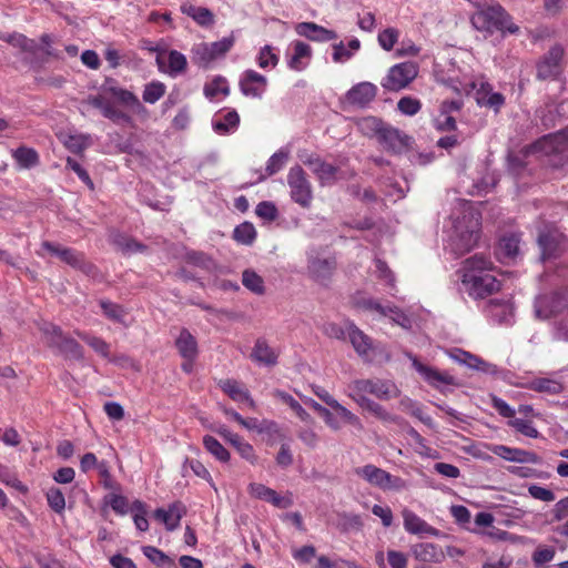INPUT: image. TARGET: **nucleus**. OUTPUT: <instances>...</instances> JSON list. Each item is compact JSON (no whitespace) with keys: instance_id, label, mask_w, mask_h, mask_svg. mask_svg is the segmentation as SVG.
I'll return each mask as SVG.
<instances>
[{"instance_id":"obj_42","label":"nucleus","mask_w":568,"mask_h":568,"mask_svg":"<svg viewBox=\"0 0 568 568\" xmlns=\"http://www.w3.org/2000/svg\"><path fill=\"white\" fill-rule=\"evenodd\" d=\"M104 92H110V97L114 98L122 104L130 108L143 109L139 99L130 91L119 88L116 85H104Z\"/></svg>"},{"instance_id":"obj_29","label":"nucleus","mask_w":568,"mask_h":568,"mask_svg":"<svg viewBox=\"0 0 568 568\" xmlns=\"http://www.w3.org/2000/svg\"><path fill=\"white\" fill-rule=\"evenodd\" d=\"M168 65L164 63V57L162 53L158 54L156 63L160 71L168 73L171 77H176L185 71L187 61L183 53L171 50L166 55Z\"/></svg>"},{"instance_id":"obj_54","label":"nucleus","mask_w":568,"mask_h":568,"mask_svg":"<svg viewBox=\"0 0 568 568\" xmlns=\"http://www.w3.org/2000/svg\"><path fill=\"white\" fill-rule=\"evenodd\" d=\"M183 11L201 26H210L214 21L212 12L203 7L190 6L184 8Z\"/></svg>"},{"instance_id":"obj_31","label":"nucleus","mask_w":568,"mask_h":568,"mask_svg":"<svg viewBox=\"0 0 568 568\" xmlns=\"http://www.w3.org/2000/svg\"><path fill=\"white\" fill-rule=\"evenodd\" d=\"M240 124V116L235 110L220 111L212 118V128L217 134L233 133Z\"/></svg>"},{"instance_id":"obj_11","label":"nucleus","mask_w":568,"mask_h":568,"mask_svg":"<svg viewBox=\"0 0 568 568\" xmlns=\"http://www.w3.org/2000/svg\"><path fill=\"white\" fill-rule=\"evenodd\" d=\"M355 304L359 308H363L364 311L369 312L372 315L376 316L377 318H388L394 324H396L405 329H409L412 327L410 318L407 315H405L396 306H392L388 304L383 305L374 298L364 297V296L356 297Z\"/></svg>"},{"instance_id":"obj_5","label":"nucleus","mask_w":568,"mask_h":568,"mask_svg":"<svg viewBox=\"0 0 568 568\" xmlns=\"http://www.w3.org/2000/svg\"><path fill=\"white\" fill-rule=\"evenodd\" d=\"M471 24L481 32L516 33L518 27L511 21L510 16L499 3L479 6L471 16Z\"/></svg>"},{"instance_id":"obj_64","label":"nucleus","mask_w":568,"mask_h":568,"mask_svg":"<svg viewBox=\"0 0 568 568\" xmlns=\"http://www.w3.org/2000/svg\"><path fill=\"white\" fill-rule=\"evenodd\" d=\"M386 559L390 568H407L408 566V556L398 550H388Z\"/></svg>"},{"instance_id":"obj_2","label":"nucleus","mask_w":568,"mask_h":568,"mask_svg":"<svg viewBox=\"0 0 568 568\" xmlns=\"http://www.w3.org/2000/svg\"><path fill=\"white\" fill-rule=\"evenodd\" d=\"M464 291L474 298H485L500 288L493 261L485 255L475 254L466 258L459 270Z\"/></svg>"},{"instance_id":"obj_61","label":"nucleus","mask_w":568,"mask_h":568,"mask_svg":"<svg viewBox=\"0 0 568 568\" xmlns=\"http://www.w3.org/2000/svg\"><path fill=\"white\" fill-rule=\"evenodd\" d=\"M357 27L364 32H373L376 28L375 13L368 10H363L357 13Z\"/></svg>"},{"instance_id":"obj_50","label":"nucleus","mask_w":568,"mask_h":568,"mask_svg":"<svg viewBox=\"0 0 568 568\" xmlns=\"http://www.w3.org/2000/svg\"><path fill=\"white\" fill-rule=\"evenodd\" d=\"M45 498L49 507L57 513L58 515H62L65 510L67 501L64 494L58 487H50L45 491Z\"/></svg>"},{"instance_id":"obj_49","label":"nucleus","mask_w":568,"mask_h":568,"mask_svg":"<svg viewBox=\"0 0 568 568\" xmlns=\"http://www.w3.org/2000/svg\"><path fill=\"white\" fill-rule=\"evenodd\" d=\"M62 141L65 148L73 153H80L91 144V138L81 133L64 135Z\"/></svg>"},{"instance_id":"obj_44","label":"nucleus","mask_w":568,"mask_h":568,"mask_svg":"<svg viewBox=\"0 0 568 568\" xmlns=\"http://www.w3.org/2000/svg\"><path fill=\"white\" fill-rule=\"evenodd\" d=\"M530 389L539 392V393H547V394H559L562 392L564 386L562 383L555 378H548V377H540L535 378L530 382L529 385Z\"/></svg>"},{"instance_id":"obj_15","label":"nucleus","mask_w":568,"mask_h":568,"mask_svg":"<svg viewBox=\"0 0 568 568\" xmlns=\"http://www.w3.org/2000/svg\"><path fill=\"white\" fill-rule=\"evenodd\" d=\"M313 58L312 47L301 40L292 41L285 51V61L290 70L302 72L306 70Z\"/></svg>"},{"instance_id":"obj_53","label":"nucleus","mask_w":568,"mask_h":568,"mask_svg":"<svg viewBox=\"0 0 568 568\" xmlns=\"http://www.w3.org/2000/svg\"><path fill=\"white\" fill-rule=\"evenodd\" d=\"M288 160V151L281 149L275 152L267 161L265 166V172L267 176H271L277 173L287 162Z\"/></svg>"},{"instance_id":"obj_1","label":"nucleus","mask_w":568,"mask_h":568,"mask_svg":"<svg viewBox=\"0 0 568 568\" xmlns=\"http://www.w3.org/2000/svg\"><path fill=\"white\" fill-rule=\"evenodd\" d=\"M447 229L448 244L457 254H464L474 247L479 237L480 214L474 204L459 200L449 216Z\"/></svg>"},{"instance_id":"obj_8","label":"nucleus","mask_w":568,"mask_h":568,"mask_svg":"<svg viewBox=\"0 0 568 568\" xmlns=\"http://www.w3.org/2000/svg\"><path fill=\"white\" fill-rule=\"evenodd\" d=\"M43 337L48 346L55 348L60 354L67 358L81 359L83 356L82 347L80 344L64 336L61 328L52 323H43L40 326Z\"/></svg>"},{"instance_id":"obj_9","label":"nucleus","mask_w":568,"mask_h":568,"mask_svg":"<svg viewBox=\"0 0 568 568\" xmlns=\"http://www.w3.org/2000/svg\"><path fill=\"white\" fill-rule=\"evenodd\" d=\"M234 42V36L230 34L212 43H196L191 49V59L200 67H207L214 60L224 57L232 49Z\"/></svg>"},{"instance_id":"obj_4","label":"nucleus","mask_w":568,"mask_h":568,"mask_svg":"<svg viewBox=\"0 0 568 568\" xmlns=\"http://www.w3.org/2000/svg\"><path fill=\"white\" fill-rule=\"evenodd\" d=\"M534 308L538 318L552 320L557 339L568 342V294H541L536 297Z\"/></svg>"},{"instance_id":"obj_7","label":"nucleus","mask_w":568,"mask_h":568,"mask_svg":"<svg viewBox=\"0 0 568 568\" xmlns=\"http://www.w3.org/2000/svg\"><path fill=\"white\" fill-rule=\"evenodd\" d=\"M405 354L412 362L414 369L429 386L438 389L443 394H446L454 387H459L460 384L457 378L447 371H439L433 366L423 364L409 352Z\"/></svg>"},{"instance_id":"obj_52","label":"nucleus","mask_w":568,"mask_h":568,"mask_svg":"<svg viewBox=\"0 0 568 568\" xmlns=\"http://www.w3.org/2000/svg\"><path fill=\"white\" fill-rule=\"evenodd\" d=\"M130 510L133 514V521L136 529L142 532L146 531L149 529V521L146 519L145 505L140 500H135Z\"/></svg>"},{"instance_id":"obj_22","label":"nucleus","mask_w":568,"mask_h":568,"mask_svg":"<svg viewBox=\"0 0 568 568\" xmlns=\"http://www.w3.org/2000/svg\"><path fill=\"white\" fill-rule=\"evenodd\" d=\"M294 30L297 36L304 37L313 42H328L337 39L334 30L326 29L315 22L296 23Z\"/></svg>"},{"instance_id":"obj_47","label":"nucleus","mask_w":568,"mask_h":568,"mask_svg":"<svg viewBox=\"0 0 568 568\" xmlns=\"http://www.w3.org/2000/svg\"><path fill=\"white\" fill-rule=\"evenodd\" d=\"M242 427H244L247 430L256 432L258 434L263 433H275L277 430V426L274 422L263 419L260 420L254 417L244 418L241 419Z\"/></svg>"},{"instance_id":"obj_23","label":"nucleus","mask_w":568,"mask_h":568,"mask_svg":"<svg viewBox=\"0 0 568 568\" xmlns=\"http://www.w3.org/2000/svg\"><path fill=\"white\" fill-rule=\"evenodd\" d=\"M278 355L277 348L271 346L265 338L260 337L256 339L250 357L258 366L273 367L277 364Z\"/></svg>"},{"instance_id":"obj_62","label":"nucleus","mask_w":568,"mask_h":568,"mask_svg":"<svg viewBox=\"0 0 568 568\" xmlns=\"http://www.w3.org/2000/svg\"><path fill=\"white\" fill-rule=\"evenodd\" d=\"M420 106L422 104L419 100L412 97H404L397 103L398 110L403 114L410 116L415 115L420 110Z\"/></svg>"},{"instance_id":"obj_14","label":"nucleus","mask_w":568,"mask_h":568,"mask_svg":"<svg viewBox=\"0 0 568 568\" xmlns=\"http://www.w3.org/2000/svg\"><path fill=\"white\" fill-rule=\"evenodd\" d=\"M41 250L58 256L62 262L85 274H91L94 270L93 265L85 261L84 255L73 248L63 247L45 241L42 243Z\"/></svg>"},{"instance_id":"obj_26","label":"nucleus","mask_w":568,"mask_h":568,"mask_svg":"<svg viewBox=\"0 0 568 568\" xmlns=\"http://www.w3.org/2000/svg\"><path fill=\"white\" fill-rule=\"evenodd\" d=\"M313 392L320 399H322L334 412H336L341 419L357 428H362L361 419L345 406L339 404L325 388L321 386H314Z\"/></svg>"},{"instance_id":"obj_37","label":"nucleus","mask_w":568,"mask_h":568,"mask_svg":"<svg viewBox=\"0 0 568 568\" xmlns=\"http://www.w3.org/2000/svg\"><path fill=\"white\" fill-rule=\"evenodd\" d=\"M354 402H356L362 408L368 410L369 413L374 414L376 417L384 422H392L396 423L398 418L395 415H392L388 413L382 405L378 403L369 399L365 395H358V396H349Z\"/></svg>"},{"instance_id":"obj_51","label":"nucleus","mask_w":568,"mask_h":568,"mask_svg":"<svg viewBox=\"0 0 568 568\" xmlns=\"http://www.w3.org/2000/svg\"><path fill=\"white\" fill-rule=\"evenodd\" d=\"M400 31L394 27H387L381 30L377 34V42L385 51H392L398 42Z\"/></svg>"},{"instance_id":"obj_20","label":"nucleus","mask_w":568,"mask_h":568,"mask_svg":"<svg viewBox=\"0 0 568 568\" xmlns=\"http://www.w3.org/2000/svg\"><path fill=\"white\" fill-rule=\"evenodd\" d=\"M303 163L316 175L321 185H331L338 179V169L318 156L311 155Z\"/></svg>"},{"instance_id":"obj_13","label":"nucleus","mask_w":568,"mask_h":568,"mask_svg":"<svg viewBox=\"0 0 568 568\" xmlns=\"http://www.w3.org/2000/svg\"><path fill=\"white\" fill-rule=\"evenodd\" d=\"M418 74V65L414 62H402L393 65L381 84L388 91L405 89Z\"/></svg>"},{"instance_id":"obj_38","label":"nucleus","mask_w":568,"mask_h":568,"mask_svg":"<svg viewBox=\"0 0 568 568\" xmlns=\"http://www.w3.org/2000/svg\"><path fill=\"white\" fill-rule=\"evenodd\" d=\"M347 337L358 355H367L372 349L371 338L352 323H347Z\"/></svg>"},{"instance_id":"obj_36","label":"nucleus","mask_w":568,"mask_h":568,"mask_svg":"<svg viewBox=\"0 0 568 568\" xmlns=\"http://www.w3.org/2000/svg\"><path fill=\"white\" fill-rule=\"evenodd\" d=\"M220 387L233 400L245 403L248 407L254 408L255 402L250 396L247 389L234 379H225L220 382Z\"/></svg>"},{"instance_id":"obj_63","label":"nucleus","mask_w":568,"mask_h":568,"mask_svg":"<svg viewBox=\"0 0 568 568\" xmlns=\"http://www.w3.org/2000/svg\"><path fill=\"white\" fill-rule=\"evenodd\" d=\"M114 243L118 245V247L123 253H128V254L139 252V251H141L143 248L142 244L138 243L133 239H130V237H126V236H123V235H116L114 237Z\"/></svg>"},{"instance_id":"obj_24","label":"nucleus","mask_w":568,"mask_h":568,"mask_svg":"<svg viewBox=\"0 0 568 568\" xmlns=\"http://www.w3.org/2000/svg\"><path fill=\"white\" fill-rule=\"evenodd\" d=\"M562 53L564 51L560 47H554L549 50L537 65V75L539 79H554L560 73Z\"/></svg>"},{"instance_id":"obj_18","label":"nucleus","mask_w":568,"mask_h":568,"mask_svg":"<svg viewBox=\"0 0 568 568\" xmlns=\"http://www.w3.org/2000/svg\"><path fill=\"white\" fill-rule=\"evenodd\" d=\"M240 90L245 97L261 99L267 88V79L255 70H245L239 81Z\"/></svg>"},{"instance_id":"obj_27","label":"nucleus","mask_w":568,"mask_h":568,"mask_svg":"<svg viewBox=\"0 0 568 568\" xmlns=\"http://www.w3.org/2000/svg\"><path fill=\"white\" fill-rule=\"evenodd\" d=\"M377 139L383 148L394 153H400L406 150L410 141L409 136L390 126H385Z\"/></svg>"},{"instance_id":"obj_35","label":"nucleus","mask_w":568,"mask_h":568,"mask_svg":"<svg viewBox=\"0 0 568 568\" xmlns=\"http://www.w3.org/2000/svg\"><path fill=\"white\" fill-rule=\"evenodd\" d=\"M332 59L335 63L344 64L349 61L361 49V41L357 38H352L347 44L343 41L332 45Z\"/></svg>"},{"instance_id":"obj_57","label":"nucleus","mask_w":568,"mask_h":568,"mask_svg":"<svg viewBox=\"0 0 568 568\" xmlns=\"http://www.w3.org/2000/svg\"><path fill=\"white\" fill-rule=\"evenodd\" d=\"M256 235L253 224L245 222L240 224L234 230V239L242 244H251Z\"/></svg>"},{"instance_id":"obj_28","label":"nucleus","mask_w":568,"mask_h":568,"mask_svg":"<svg viewBox=\"0 0 568 568\" xmlns=\"http://www.w3.org/2000/svg\"><path fill=\"white\" fill-rule=\"evenodd\" d=\"M248 493L254 498L268 501L277 508L284 509L292 505V499L290 497L281 496L274 489L268 488L263 484H250Z\"/></svg>"},{"instance_id":"obj_45","label":"nucleus","mask_w":568,"mask_h":568,"mask_svg":"<svg viewBox=\"0 0 568 568\" xmlns=\"http://www.w3.org/2000/svg\"><path fill=\"white\" fill-rule=\"evenodd\" d=\"M190 470L195 476L206 480L216 490L210 471L201 462L195 459H186L182 466V475L186 477Z\"/></svg>"},{"instance_id":"obj_43","label":"nucleus","mask_w":568,"mask_h":568,"mask_svg":"<svg viewBox=\"0 0 568 568\" xmlns=\"http://www.w3.org/2000/svg\"><path fill=\"white\" fill-rule=\"evenodd\" d=\"M12 156L20 169H31L39 163L38 153L31 148H18L12 151Z\"/></svg>"},{"instance_id":"obj_21","label":"nucleus","mask_w":568,"mask_h":568,"mask_svg":"<svg viewBox=\"0 0 568 568\" xmlns=\"http://www.w3.org/2000/svg\"><path fill=\"white\" fill-rule=\"evenodd\" d=\"M403 517V526L404 529L412 535L417 536H432V537H438L440 535V531L427 524L423 518H420L418 515H416L410 509H403L402 511Z\"/></svg>"},{"instance_id":"obj_6","label":"nucleus","mask_w":568,"mask_h":568,"mask_svg":"<svg viewBox=\"0 0 568 568\" xmlns=\"http://www.w3.org/2000/svg\"><path fill=\"white\" fill-rule=\"evenodd\" d=\"M367 394L382 400H389L397 398L400 392L393 381L381 378L355 379L347 386L348 396H366Z\"/></svg>"},{"instance_id":"obj_55","label":"nucleus","mask_w":568,"mask_h":568,"mask_svg":"<svg viewBox=\"0 0 568 568\" xmlns=\"http://www.w3.org/2000/svg\"><path fill=\"white\" fill-rule=\"evenodd\" d=\"M359 130L365 135H376L379 136L381 132L384 130V123L374 116L364 118L357 123Z\"/></svg>"},{"instance_id":"obj_33","label":"nucleus","mask_w":568,"mask_h":568,"mask_svg":"<svg viewBox=\"0 0 568 568\" xmlns=\"http://www.w3.org/2000/svg\"><path fill=\"white\" fill-rule=\"evenodd\" d=\"M412 554L416 560L423 562H442L445 558V552L442 548L432 542H420L412 547Z\"/></svg>"},{"instance_id":"obj_56","label":"nucleus","mask_w":568,"mask_h":568,"mask_svg":"<svg viewBox=\"0 0 568 568\" xmlns=\"http://www.w3.org/2000/svg\"><path fill=\"white\" fill-rule=\"evenodd\" d=\"M509 426L515 428L518 433L529 438H537L539 433L532 425L531 420L526 418H513L508 422Z\"/></svg>"},{"instance_id":"obj_17","label":"nucleus","mask_w":568,"mask_h":568,"mask_svg":"<svg viewBox=\"0 0 568 568\" xmlns=\"http://www.w3.org/2000/svg\"><path fill=\"white\" fill-rule=\"evenodd\" d=\"M336 266V262L333 257L323 256L320 254H310L308 255V264L307 272L308 275L318 284L326 285L329 281L334 270Z\"/></svg>"},{"instance_id":"obj_39","label":"nucleus","mask_w":568,"mask_h":568,"mask_svg":"<svg viewBox=\"0 0 568 568\" xmlns=\"http://www.w3.org/2000/svg\"><path fill=\"white\" fill-rule=\"evenodd\" d=\"M520 239L516 234L506 235L500 239L497 253L501 258L513 260L519 253Z\"/></svg>"},{"instance_id":"obj_19","label":"nucleus","mask_w":568,"mask_h":568,"mask_svg":"<svg viewBox=\"0 0 568 568\" xmlns=\"http://www.w3.org/2000/svg\"><path fill=\"white\" fill-rule=\"evenodd\" d=\"M568 148V128L554 134H548L531 145L532 153L550 155L561 153Z\"/></svg>"},{"instance_id":"obj_41","label":"nucleus","mask_w":568,"mask_h":568,"mask_svg":"<svg viewBox=\"0 0 568 568\" xmlns=\"http://www.w3.org/2000/svg\"><path fill=\"white\" fill-rule=\"evenodd\" d=\"M230 93V87L226 79L216 77L204 87V94L211 101H219Z\"/></svg>"},{"instance_id":"obj_3","label":"nucleus","mask_w":568,"mask_h":568,"mask_svg":"<svg viewBox=\"0 0 568 568\" xmlns=\"http://www.w3.org/2000/svg\"><path fill=\"white\" fill-rule=\"evenodd\" d=\"M445 83L457 94H474L478 105L493 109L498 112L505 104V97L493 90V87L483 77L475 79L467 73L452 74Z\"/></svg>"},{"instance_id":"obj_12","label":"nucleus","mask_w":568,"mask_h":568,"mask_svg":"<svg viewBox=\"0 0 568 568\" xmlns=\"http://www.w3.org/2000/svg\"><path fill=\"white\" fill-rule=\"evenodd\" d=\"M287 184L291 199L303 209H308L313 201L312 184L300 165L290 169Z\"/></svg>"},{"instance_id":"obj_16","label":"nucleus","mask_w":568,"mask_h":568,"mask_svg":"<svg viewBox=\"0 0 568 568\" xmlns=\"http://www.w3.org/2000/svg\"><path fill=\"white\" fill-rule=\"evenodd\" d=\"M541 260L556 257L564 247L565 237L554 225H545L538 233Z\"/></svg>"},{"instance_id":"obj_46","label":"nucleus","mask_w":568,"mask_h":568,"mask_svg":"<svg viewBox=\"0 0 568 568\" xmlns=\"http://www.w3.org/2000/svg\"><path fill=\"white\" fill-rule=\"evenodd\" d=\"M203 445L205 449L217 460L222 463H227L230 460L231 455L229 450L213 436L205 435L203 437Z\"/></svg>"},{"instance_id":"obj_59","label":"nucleus","mask_w":568,"mask_h":568,"mask_svg":"<svg viewBox=\"0 0 568 568\" xmlns=\"http://www.w3.org/2000/svg\"><path fill=\"white\" fill-rule=\"evenodd\" d=\"M165 92V85L162 82L154 81L145 85L143 91V100L148 103H155Z\"/></svg>"},{"instance_id":"obj_48","label":"nucleus","mask_w":568,"mask_h":568,"mask_svg":"<svg viewBox=\"0 0 568 568\" xmlns=\"http://www.w3.org/2000/svg\"><path fill=\"white\" fill-rule=\"evenodd\" d=\"M242 284L252 293L262 295L265 292V285L262 276L253 270H245L242 274Z\"/></svg>"},{"instance_id":"obj_60","label":"nucleus","mask_w":568,"mask_h":568,"mask_svg":"<svg viewBox=\"0 0 568 568\" xmlns=\"http://www.w3.org/2000/svg\"><path fill=\"white\" fill-rule=\"evenodd\" d=\"M77 335L103 357L109 356V344L100 337L78 332Z\"/></svg>"},{"instance_id":"obj_58","label":"nucleus","mask_w":568,"mask_h":568,"mask_svg":"<svg viewBox=\"0 0 568 568\" xmlns=\"http://www.w3.org/2000/svg\"><path fill=\"white\" fill-rule=\"evenodd\" d=\"M142 552L151 562L159 567H164L172 562L168 555L153 546L142 547Z\"/></svg>"},{"instance_id":"obj_34","label":"nucleus","mask_w":568,"mask_h":568,"mask_svg":"<svg viewBox=\"0 0 568 568\" xmlns=\"http://www.w3.org/2000/svg\"><path fill=\"white\" fill-rule=\"evenodd\" d=\"M494 454L508 462L516 463H530L535 464L538 462V457L535 453L510 448L504 445H497L493 449Z\"/></svg>"},{"instance_id":"obj_30","label":"nucleus","mask_w":568,"mask_h":568,"mask_svg":"<svg viewBox=\"0 0 568 568\" xmlns=\"http://www.w3.org/2000/svg\"><path fill=\"white\" fill-rule=\"evenodd\" d=\"M377 93V87L371 82H361L348 90L346 98L352 104L365 106L372 102Z\"/></svg>"},{"instance_id":"obj_32","label":"nucleus","mask_w":568,"mask_h":568,"mask_svg":"<svg viewBox=\"0 0 568 568\" xmlns=\"http://www.w3.org/2000/svg\"><path fill=\"white\" fill-rule=\"evenodd\" d=\"M184 514V507L180 503H174L165 508H158L154 511V518L162 523L169 531L175 530Z\"/></svg>"},{"instance_id":"obj_10","label":"nucleus","mask_w":568,"mask_h":568,"mask_svg":"<svg viewBox=\"0 0 568 568\" xmlns=\"http://www.w3.org/2000/svg\"><path fill=\"white\" fill-rule=\"evenodd\" d=\"M355 474L366 480L369 485L382 490L399 491L407 487V484L403 478L393 476L388 471L372 464L356 468Z\"/></svg>"},{"instance_id":"obj_25","label":"nucleus","mask_w":568,"mask_h":568,"mask_svg":"<svg viewBox=\"0 0 568 568\" xmlns=\"http://www.w3.org/2000/svg\"><path fill=\"white\" fill-rule=\"evenodd\" d=\"M176 348L180 355L185 359L182 368L185 372H191L192 362L197 355V343L195 337L186 329H182L175 339Z\"/></svg>"},{"instance_id":"obj_40","label":"nucleus","mask_w":568,"mask_h":568,"mask_svg":"<svg viewBox=\"0 0 568 568\" xmlns=\"http://www.w3.org/2000/svg\"><path fill=\"white\" fill-rule=\"evenodd\" d=\"M255 61L263 70L274 69L280 61L278 50L265 44L258 50Z\"/></svg>"}]
</instances>
